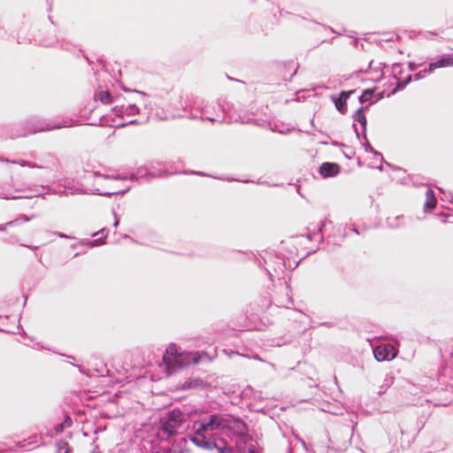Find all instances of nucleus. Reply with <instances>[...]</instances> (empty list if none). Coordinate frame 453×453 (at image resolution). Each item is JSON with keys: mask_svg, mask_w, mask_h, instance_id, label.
Returning a JSON list of instances; mask_svg holds the SVG:
<instances>
[{"mask_svg": "<svg viewBox=\"0 0 453 453\" xmlns=\"http://www.w3.org/2000/svg\"><path fill=\"white\" fill-rule=\"evenodd\" d=\"M368 106L359 108L355 115L354 120L360 124L361 127L365 130L366 126V118L364 113L365 109H367Z\"/></svg>", "mask_w": 453, "mask_h": 453, "instance_id": "nucleus-12", "label": "nucleus"}, {"mask_svg": "<svg viewBox=\"0 0 453 453\" xmlns=\"http://www.w3.org/2000/svg\"><path fill=\"white\" fill-rule=\"evenodd\" d=\"M126 91H129V89H126ZM130 92H134V93H137V94H139V95L145 96V93H144V92H142V91H139V90H135V89H134V90H130Z\"/></svg>", "mask_w": 453, "mask_h": 453, "instance_id": "nucleus-22", "label": "nucleus"}, {"mask_svg": "<svg viewBox=\"0 0 453 453\" xmlns=\"http://www.w3.org/2000/svg\"><path fill=\"white\" fill-rule=\"evenodd\" d=\"M339 165L334 163H323L319 167V173L324 177L335 176L339 173Z\"/></svg>", "mask_w": 453, "mask_h": 453, "instance_id": "nucleus-10", "label": "nucleus"}, {"mask_svg": "<svg viewBox=\"0 0 453 453\" xmlns=\"http://www.w3.org/2000/svg\"><path fill=\"white\" fill-rule=\"evenodd\" d=\"M234 441L237 453H258L257 443L248 434V429L243 422V430L234 431L231 434Z\"/></svg>", "mask_w": 453, "mask_h": 453, "instance_id": "nucleus-4", "label": "nucleus"}, {"mask_svg": "<svg viewBox=\"0 0 453 453\" xmlns=\"http://www.w3.org/2000/svg\"><path fill=\"white\" fill-rule=\"evenodd\" d=\"M1 161L8 162V159H0Z\"/></svg>", "mask_w": 453, "mask_h": 453, "instance_id": "nucleus-28", "label": "nucleus"}, {"mask_svg": "<svg viewBox=\"0 0 453 453\" xmlns=\"http://www.w3.org/2000/svg\"><path fill=\"white\" fill-rule=\"evenodd\" d=\"M52 128H53V127H40L39 129H37V130H33V131H31V132H32V133H36V132H42V131L50 130V129H52Z\"/></svg>", "mask_w": 453, "mask_h": 453, "instance_id": "nucleus-20", "label": "nucleus"}, {"mask_svg": "<svg viewBox=\"0 0 453 453\" xmlns=\"http://www.w3.org/2000/svg\"><path fill=\"white\" fill-rule=\"evenodd\" d=\"M423 77H424V75L422 74V73H421V72H419V73H416V74L414 75L415 80H418V79H421V78H423Z\"/></svg>", "mask_w": 453, "mask_h": 453, "instance_id": "nucleus-21", "label": "nucleus"}, {"mask_svg": "<svg viewBox=\"0 0 453 453\" xmlns=\"http://www.w3.org/2000/svg\"><path fill=\"white\" fill-rule=\"evenodd\" d=\"M112 111L116 116L123 117L133 116L139 113V108L135 104L116 105L112 108Z\"/></svg>", "mask_w": 453, "mask_h": 453, "instance_id": "nucleus-8", "label": "nucleus"}, {"mask_svg": "<svg viewBox=\"0 0 453 453\" xmlns=\"http://www.w3.org/2000/svg\"><path fill=\"white\" fill-rule=\"evenodd\" d=\"M58 236L61 238H68V236L65 234L58 233Z\"/></svg>", "mask_w": 453, "mask_h": 453, "instance_id": "nucleus-23", "label": "nucleus"}, {"mask_svg": "<svg viewBox=\"0 0 453 453\" xmlns=\"http://www.w3.org/2000/svg\"><path fill=\"white\" fill-rule=\"evenodd\" d=\"M134 178L133 175L130 176H103L104 180L105 181L106 188L99 189L96 191L101 196H112L117 194H125L130 189V186L127 185H120L121 182H125L128 180H132Z\"/></svg>", "mask_w": 453, "mask_h": 453, "instance_id": "nucleus-3", "label": "nucleus"}, {"mask_svg": "<svg viewBox=\"0 0 453 453\" xmlns=\"http://www.w3.org/2000/svg\"><path fill=\"white\" fill-rule=\"evenodd\" d=\"M72 426V419L69 417H65V419L57 425L54 428L55 434L62 433L65 428L70 427Z\"/></svg>", "mask_w": 453, "mask_h": 453, "instance_id": "nucleus-13", "label": "nucleus"}, {"mask_svg": "<svg viewBox=\"0 0 453 453\" xmlns=\"http://www.w3.org/2000/svg\"><path fill=\"white\" fill-rule=\"evenodd\" d=\"M396 354L395 349L391 344H381L373 349L374 357L378 361L392 360Z\"/></svg>", "mask_w": 453, "mask_h": 453, "instance_id": "nucleus-6", "label": "nucleus"}, {"mask_svg": "<svg viewBox=\"0 0 453 453\" xmlns=\"http://www.w3.org/2000/svg\"><path fill=\"white\" fill-rule=\"evenodd\" d=\"M374 90L373 89H365L363 91L362 95L359 96V102L360 103H365L372 99L373 96Z\"/></svg>", "mask_w": 453, "mask_h": 453, "instance_id": "nucleus-15", "label": "nucleus"}, {"mask_svg": "<svg viewBox=\"0 0 453 453\" xmlns=\"http://www.w3.org/2000/svg\"><path fill=\"white\" fill-rule=\"evenodd\" d=\"M183 421L182 412L179 410H173L161 418V430L167 436L174 435L181 427Z\"/></svg>", "mask_w": 453, "mask_h": 453, "instance_id": "nucleus-5", "label": "nucleus"}, {"mask_svg": "<svg viewBox=\"0 0 453 453\" xmlns=\"http://www.w3.org/2000/svg\"><path fill=\"white\" fill-rule=\"evenodd\" d=\"M453 66V55H447L434 62H432L428 65V71L433 72L437 68Z\"/></svg>", "mask_w": 453, "mask_h": 453, "instance_id": "nucleus-9", "label": "nucleus"}, {"mask_svg": "<svg viewBox=\"0 0 453 453\" xmlns=\"http://www.w3.org/2000/svg\"><path fill=\"white\" fill-rule=\"evenodd\" d=\"M17 223H18V220L16 219V220L9 221V222H7V223H6V224H4V225H0V231H5V230H6V227H7L8 226H14V225H16Z\"/></svg>", "mask_w": 453, "mask_h": 453, "instance_id": "nucleus-17", "label": "nucleus"}, {"mask_svg": "<svg viewBox=\"0 0 453 453\" xmlns=\"http://www.w3.org/2000/svg\"><path fill=\"white\" fill-rule=\"evenodd\" d=\"M411 80V76L408 75L405 81H403L402 83H398L396 88H403L405 85H407Z\"/></svg>", "mask_w": 453, "mask_h": 453, "instance_id": "nucleus-18", "label": "nucleus"}, {"mask_svg": "<svg viewBox=\"0 0 453 453\" xmlns=\"http://www.w3.org/2000/svg\"><path fill=\"white\" fill-rule=\"evenodd\" d=\"M17 163L19 164L22 166L27 165V166H30V167H38L36 165L31 164L29 162L23 161V160L18 161Z\"/></svg>", "mask_w": 453, "mask_h": 453, "instance_id": "nucleus-19", "label": "nucleus"}, {"mask_svg": "<svg viewBox=\"0 0 453 453\" xmlns=\"http://www.w3.org/2000/svg\"><path fill=\"white\" fill-rule=\"evenodd\" d=\"M136 123V120H130L127 124H134Z\"/></svg>", "mask_w": 453, "mask_h": 453, "instance_id": "nucleus-25", "label": "nucleus"}, {"mask_svg": "<svg viewBox=\"0 0 453 453\" xmlns=\"http://www.w3.org/2000/svg\"><path fill=\"white\" fill-rule=\"evenodd\" d=\"M95 97L96 100H99L104 104H109L113 102L112 97L107 91H99L96 94Z\"/></svg>", "mask_w": 453, "mask_h": 453, "instance_id": "nucleus-14", "label": "nucleus"}, {"mask_svg": "<svg viewBox=\"0 0 453 453\" xmlns=\"http://www.w3.org/2000/svg\"><path fill=\"white\" fill-rule=\"evenodd\" d=\"M58 453H69V447L66 441H61L57 443Z\"/></svg>", "mask_w": 453, "mask_h": 453, "instance_id": "nucleus-16", "label": "nucleus"}, {"mask_svg": "<svg viewBox=\"0 0 453 453\" xmlns=\"http://www.w3.org/2000/svg\"><path fill=\"white\" fill-rule=\"evenodd\" d=\"M227 451H228V449H227V447L226 446V449H225V452H224V453H227ZM219 453H221V452H219Z\"/></svg>", "mask_w": 453, "mask_h": 453, "instance_id": "nucleus-27", "label": "nucleus"}, {"mask_svg": "<svg viewBox=\"0 0 453 453\" xmlns=\"http://www.w3.org/2000/svg\"><path fill=\"white\" fill-rule=\"evenodd\" d=\"M450 202L453 203V194L450 195Z\"/></svg>", "mask_w": 453, "mask_h": 453, "instance_id": "nucleus-26", "label": "nucleus"}, {"mask_svg": "<svg viewBox=\"0 0 453 453\" xmlns=\"http://www.w3.org/2000/svg\"><path fill=\"white\" fill-rule=\"evenodd\" d=\"M426 200L425 203V210H432L436 205V198L434 196V191L428 188L426 192Z\"/></svg>", "mask_w": 453, "mask_h": 453, "instance_id": "nucleus-11", "label": "nucleus"}, {"mask_svg": "<svg viewBox=\"0 0 453 453\" xmlns=\"http://www.w3.org/2000/svg\"><path fill=\"white\" fill-rule=\"evenodd\" d=\"M195 433L182 438L180 442L187 444L191 441L201 449H217L224 453L226 441L222 435L231 436L234 431L243 430V422L226 414H212L195 423Z\"/></svg>", "mask_w": 453, "mask_h": 453, "instance_id": "nucleus-1", "label": "nucleus"}, {"mask_svg": "<svg viewBox=\"0 0 453 453\" xmlns=\"http://www.w3.org/2000/svg\"><path fill=\"white\" fill-rule=\"evenodd\" d=\"M163 361L167 370L175 369L198 363L197 353H180L175 344H170L165 349Z\"/></svg>", "mask_w": 453, "mask_h": 453, "instance_id": "nucleus-2", "label": "nucleus"}, {"mask_svg": "<svg viewBox=\"0 0 453 453\" xmlns=\"http://www.w3.org/2000/svg\"><path fill=\"white\" fill-rule=\"evenodd\" d=\"M355 90L349 91H342L339 97L332 96V100L334 103L336 109L341 113H345L347 111V99L349 97L351 94H353Z\"/></svg>", "mask_w": 453, "mask_h": 453, "instance_id": "nucleus-7", "label": "nucleus"}, {"mask_svg": "<svg viewBox=\"0 0 453 453\" xmlns=\"http://www.w3.org/2000/svg\"><path fill=\"white\" fill-rule=\"evenodd\" d=\"M118 225H119V219H115V222H114V226H117Z\"/></svg>", "mask_w": 453, "mask_h": 453, "instance_id": "nucleus-24", "label": "nucleus"}]
</instances>
